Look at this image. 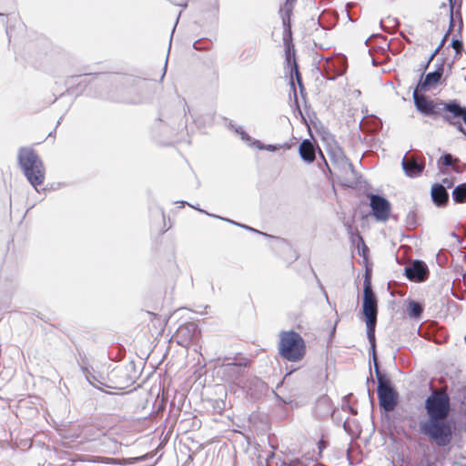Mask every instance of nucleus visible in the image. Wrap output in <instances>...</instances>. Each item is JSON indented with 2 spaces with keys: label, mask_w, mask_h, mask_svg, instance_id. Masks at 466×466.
<instances>
[{
  "label": "nucleus",
  "mask_w": 466,
  "mask_h": 466,
  "mask_svg": "<svg viewBox=\"0 0 466 466\" xmlns=\"http://www.w3.org/2000/svg\"><path fill=\"white\" fill-rule=\"evenodd\" d=\"M426 418L420 420V433L440 448L449 446L453 439L454 422L451 420V398L445 390L432 389L424 401Z\"/></svg>",
  "instance_id": "obj_1"
},
{
  "label": "nucleus",
  "mask_w": 466,
  "mask_h": 466,
  "mask_svg": "<svg viewBox=\"0 0 466 466\" xmlns=\"http://www.w3.org/2000/svg\"><path fill=\"white\" fill-rule=\"evenodd\" d=\"M425 91H413L414 105L419 112L424 116L438 117L441 116L444 121L453 124V119L461 118L466 121V109L457 100L443 102L434 101L422 93Z\"/></svg>",
  "instance_id": "obj_2"
},
{
  "label": "nucleus",
  "mask_w": 466,
  "mask_h": 466,
  "mask_svg": "<svg viewBox=\"0 0 466 466\" xmlns=\"http://www.w3.org/2000/svg\"><path fill=\"white\" fill-rule=\"evenodd\" d=\"M18 165L30 185L38 191L46 177L44 163L36 152L30 147H20L17 154Z\"/></svg>",
  "instance_id": "obj_3"
},
{
  "label": "nucleus",
  "mask_w": 466,
  "mask_h": 466,
  "mask_svg": "<svg viewBox=\"0 0 466 466\" xmlns=\"http://www.w3.org/2000/svg\"><path fill=\"white\" fill-rule=\"evenodd\" d=\"M279 354L288 361L301 360L306 354V343L295 330H282L279 333Z\"/></svg>",
  "instance_id": "obj_4"
},
{
  "label": "nucleus",
  "mask_w": 466,
  "mask_h": 466,
  "mask_svg": "<svg viewBox=\"0 0 466 466\" xmlns=\"http://www.w3.org/2000/svg\"><path fill=\"white\" fill-rule=\"evenodd\" d=\"M374 370L378 381L377 394L380 407L385 411H392L398 403V393L389 377L381 373L379 364L374 366Z\"/></svg>",
  "instance_id": "obj_5"
},
{
  "label": "nucleus",
  "mask_w": 466,
  "mask_h": 466,
  "mask_svg": "<svg viewBox=\"0 0 466 466\" xmlns=\"http://www.w3.org/2000/svg\"><path fill=\"white\" fill-rule=\"evenodd\" d=\"M111 385L106 387L111 389L125 390L133 385L137 378V372L134 362L127 365L116 366L108 375Z\"/></svg>",
  "instance_id": "obj_6"
},
{
  "label": "nucleus",
  "mask_w": 466,
  "mask_h": 466,
  "mask_svg": "<svg viewBox=\"0 0 466 466\" xmlns=\"http://www.w3.org/2000/svg\"><path fill=\"white\" fill-rule=\"evenodd\" d=\"M362 313L365 319H377L378 299L372 290L370 277L366 275L363 280Z\"/></svg>",
  "instance_id": "obj_7"
},
{
  "label": "nucleus",
  "mask_w": 466,
  "mask_h": 466,
  "mask_svg": "<svg viewBox=\"0 0 466 466\" xmlns=\"http://www.w3.org/2000/svg\"><path fill=\"white\" fill-rule=\"evenodd\" d=\"M370 207L374 218L379 221H386L390 213V203L383 196L379 194H369Z\"/></svg>",
  "instance_id": "obj_8"
},
{
  "label": "nucleus",
  "mask_w": 466,
  "mask_h": 466,
  "mask_svg": "<svg viewBox=\"0 0 466 466\" xmlns=\"http://www.w3.org/2000/svg\"><path fill=\"white\" fill-rule=\"evenodd\" d=\"M187 104L184 101L183 108L178 110H173L171 108H165L159 116V121L165 122L171 127L173 131H178L180 128L186 126L184 120L186 116Z\"/></svg>",
  "instance_id": "obj_9"
},
{
  "label": "nucleus",
  "mask_w": 466,
  "mask_h": 466,
  "mask_svg": "<svg viewBox=\"0 0 466 466\" xmlns=\"http://www.w3.org/2000/svg\"><path fill=\"white\" fill-rule=\"evenodd\" d=\"M199 334V329L197 323L195 322H186L180 325L175 335L174 339L177 340V344L187 347L190 342L196 340Z\"/></svg>",
  "instance_id": "obj_10"
},
{
  "label": "nucleus",
  "mask_w": 466,
  "mask_h": 466,
  "mask_svg": "<svg viewBox=\"0 0 466 466\" xmlns=\"http://www.w3.org/2000/svg\"><path fill=\"white\" fill-rule=\"evenodd\" d=\"M401 166L406 176L415 177L423 172L425 168V158L416 154L409 155L407 153L402 159Z\"/></svg>",
  "instance_id": "obj_11"
},
{
  "label": "nucleus",
  "mask_w": 466,
  "mask_h": 466,
  "mask_svg": "<svg viewBox=\"0 0 466 466\" xmlns=\"http://www.w3.org/2000/svg\"><path fill=\"white\" fill-rule=\"evenodd\" d=\"M444 71L443 62L437 64L434 71L426 74H422L415 89L417 91H430L440 82Z\"/></svg>",
  "instance_id": "obj_12"
},
{
  "label": "nucleus",
  "mask_w": 466,
  "mask_h": 466,
  "mask_svg": "<svg viewBox=\"0 0 466 466\" xmlns=\"http://www.w3.org/2000/svg\"><path fill=\"white\" fill-rule=\"evenodd\" d=\"M404 274L410 281L423 282L429 277V268L424 261L417 259L405 267Z\"/></svg>",
  "instance_id": "obj_13"
},
{
  "label": "nucleus",
  "mask_w": 466,
  "mask_h": 466,
  "mask_svg": "<svg viewBox=\"0 0 466 466\" xmlns=\"http://www.w3.org/2000/svg\"><path fill=\"white\" fill-rule=\"evenodd\" d=\"M297 0H286L279 8V15L282 20L285 33V38H289L291 35V15Z\"/></svg>",
  "instance_id": "obj_14"
},
{
  "label": "nucleus",
  "mask_w": 466,
  "mask_h": 466,
  "mask_svg": "<svg viewBox=\"0 0 466 466\" xmlns=\"http://www.w3.org/2000/svg\"><path fill=\"white\" fill-rule=\"evenodd\" d=\"M319 149V154L323 157L321 150L316 146V144L309 140V139H304L299 146V154L300 158L308 163H313L316 159V150Z\"/></svg>",
  "instance_id": "obj_15"
},
{
  "label": "nucleus",
  "mask_w": 466,
  "mask_h": 466,
  "mask_svg": "<svg viewBox=\"0 0 466 466\" xmlns=\"http://www.w3.org/2000/svg\"><path fill=\"white\" fill-rule=\"evenodd\" d=\"M367 328V337L370 342V352L372 357L374 366L378 363L377 353H376V338L375 329L377 325V319H365Z\"/></svg>",
  "instance_id": "obj_16"
},
{
  "label": "nucleus",
  "mask_w": 466,
  "mask_h": 466,
  "mask_svg": "<svg viewBox=\"0 0 466 466\" xmlns=\"http://www.w3.org/2000/svg\"><path fill=\"white\" fill-rule=\"evenodd\" d=\"M324 76L329 80H334L344 73L340 60L327 59L322 65Z\"/></svg>",
  "instance_id": "obj_17"
},
{
  "label": "nucleus",
  "mask_w": 466,
  "mask_h": 466,
  "mask_svg": "<svg viewBox=\"0 0 466 466\" xmlns=\"http://www.w3.org/2000/svg\"><path fill=\"white\" fill-rule=\"evenodd\" d=\"M431 195L433 203L438 207H443L449 201V193L444 185L434 184Z\"/></svg>",
  "instance_id": "obj_18"
},
{
  "label": "nucleus",
  "mask_w": 466,
  "mask_h": 466,
  "mask_svg": "<svg viewBox=\"0 0 466 466\" xmlns=\"http://www.w3.org/2000/svg\"><path fill=\"white\" fill-rule=\"evenodd\" d=\"M283 42L285 46V62L287 67H291L296 60V50L292 44V34L289 38H285V33H283Z\"/></svg>",
  "instance_id": "obj_19"
},
{
  "label": "nucleus",
  "mask_w": 466,
  "mask_h": 466,
  "mask_svg": "<svg viewBox=\"0 0 466 466\" xmlns=\"http://www.w3.org/2000/svg\"><path fill=\"white\" fill-rule=\"evenodd\" d=\"M331 157L333 162L341 169L345 171L350 170L351 172H354L352 163L349 160V158L344 155V153L340 149L333 151L331 154Z\"/></svg>",
  "instance_id": "obj_20"
},
{
  "label": "nucleus",
  "mask_w": 466,
  "mask_h": 466,
  "mask_svg": "<svg viewBox=\"0 0 466 466\" xmlns=\"http://www.w3.org/2000/svg\"><path fill=\"white\" fill-rule=\"evenodd\" d=\"M289 85H290L291 89L294 92V98H295V101L297 102L298 98H297V93H296L294 80H296L297 83L302 81V76L299 72L298 62H294L293 66L291 67H289Z\"/></svg>",
  "instance_id": "obj_21"
},
{
  "label": "nucleus",
  "mask_w": 466,
  "mask_h": 466,
  "mask_svg": "<svg viewBox=\"0 0 466 466\" xmlns=\"http://www.w3.org/2000/svg\"><path fill=\"white\" fill-rule=\"evenodd\" d=\"M423 309V306L420 302L412 299L409 300L407 311L410 318L420 319Z\"/></svg>",
  "instance_id": "obj_22"
},
{
  "label": "nucleus",
  "mask_w": 466,
  "mask_h": 466,
  "mask_svg": "<svg viewBox=\"0 0 466 466\" xmlns=\"http://www.w3.org/2000/svg\"><path fill=\"white\" fill-rule=\"evenodd\" d=\"M452 199L455 203L466 202V182L456 186L452 190Z\"/></svg>",
  "instance_id": "obj_23"
},
{
  "label": "nucleus",
  "mask_w": 466,
  "mask_h": 466,
  "mask_svg": "<svg viewBox=\"0 0 466 466\" xmlns=\"http://www.w3.org/2000/svg\"><path fill=\"white\" fill-rule=\"evenodd\" d=\"M458 162V158H454L453 156L450 153L444 154L439 160H438V167L441 173H445L444 168H448L453 166L454 162Z\"/></svg>",
  "instance_id": "obj_24"
},
{
  "label": "nucleus",
  "mask_w": 466,
  "mask_h": 466,
  "mask_svg": "<svg viewBox=\"0 0 466 466\" xmlns=\"http://www.w3.org/2000/svg\"><path fill=\"white\" fill-rule=\"evenodd\" d=\"M249 147H257L259 150H267V151H270V152H276L277 150H279V149L283 147V146L280 145V144L265 145V144L261 143L259 140H257V139H254L252 144H249Z\"/></svg>",
  "instance_id": "obj_25"
},
{
  "label": "nucleus",
  "mask_w": 466,
  "mask_h": 466,
  "mask_svg": "<svg viewBox=\"0 0 466 466\" xmlns=\"http://www.w3.org/2000/svg\"><path fill=\"white\" fill-rule=\"evenodd\" d=\"M197 209H198V210H199L200 212H204V213H205V214H207L208 216H211V217H214V218H217L222 219V220H224V221H227V222L231 223V224H233V225H236V226H238V227H240V228H246V229H248V230H251V231H256V232H258L256 229L252 228H251V227H249V226H247V225H243V224L238 223V222H236V221H233V220L229 219V218H221V217H219V216L211 215V214H209V213H208V212H206V211H204V210H202V209H200V208H197Z\"/></svg>",
  "instance_id": "obj_26"
},
{
  "label": "nucleus",
  "mask_w": 466,
  "mask_h": 466,
  "mask_svg": "<svg viewBox=\"0 0 466 466\" xmlns=\"http://www.w3.org/2000/svg\"><path fill=\"white\" fill-rule=\"evenodd\" d=\"M235 133L240 136V138L247 143L248 146L249 144H252L254 141V138L251 137L248 134H247L241 127H234Z\"/></svg>",
  "instance_id": "obj_27"
},
{
  "label": "nucleus",
  "mask_w": 466,
  "mask_h": 466,
  "mask_svg": "<svg viewBox=\"0 0 466 466\" xmlns=\"http://www.w3.org/2000/svg\"><path fill=\"white\" fill-rule=\"evenodd\" d=\"M210 46H211V42L203 41L201 39L195 41L193 44V47L196 50H208L210 48Z\"/></svg>",
  "instance_id": "obj_28"
},
{
  "label": "nucleus",
  "mask_w": 466,
  "mask_h": 466,
  "mask_svg": "<svg viewBox=\"0 0 466 466\" xmlns=\"http://www.w3.org/2000/svg\"><path fill=\"white\" fill-rule=\"evenodd\" d=\"M451 46L455 50L456 56H459L461 55V52L463 50V43L460 39H452Z\"/></svg>",
  "instance_id": "obj_29"
},
{
  "label": "nucleus",
  "mask_w": 466,
  "mask_h": 466,
  "mask_svg": "<svg viewBox=\"0 0 466 466\" xmlns=\"http://www.w3.org/2000/svg\"><path fill=\"white\" fill-rule=\"evenodd\" d=\"M87 75L85 74L84 76H69L67 79H66V85H71L73 84L76 80H79L77 82L78 85H82L84 84L85 86L86 85V78Z\"/></svg>",
  "instance_id": "obj_30"
},
{
  "label": "nucleus",
  "mask_w": 466,
  "mask_h": 466,
  "mask_svg": "<svg viewBox=\"0 0 466 466\" xmlns=\"http://www.w3.org/2000/svg\"><path fill=\"white\" fill-rule=\"evenodd\" d=\"M355 238L359 241L358 248H360V245L362 246V251L361 252L359 251L360 255L365 256V252L368 251V248L365 245V242H364L362 237L360 235V233H357L356 235H352V241L353 242L355 241Z\"/></svg>",
  "instance_id": "obj_31"
},
{
  "label": "nucleus",
  "mask_w": 466,
  "mask_h": 466,
  "mask_svg": "<svg viewBox=\"0 0 466 466\" xmlns=\"http://www.w3.org/2000/svg\"><path fill=\"white\" fill-rule=\"evenodd\" d=\"M84 374L86 378V380L89 381V383L95 385L94 381H98L100 384H103L101 381H99L96 377L90 372V370L87 368L83 369Z\"/></svg>",
  "instance_id": "obj_32"
},
{
  "label": "nucleus",
  "mask_w": 466,
  "mask_h": 466,
  "mask_svg": "<svg viewBox=\"0 0 466 466\" xmlns=\"http://www.w3.org/2000/svg\"><path fill=\"white\" fill-rule=\"evenodd\" d=\"M461 2H460L458 8L455 12L456 17L459 19V28H458L459 33L461 32L462 26H463L462 17H461Z\"/></svg>",
  "instance_id": "obj_33"
},
{
  "label": "nucleus",
  "mask_w": 466,
  "mask_h": 466,
  "mask_svg": "<svg viewBox=\"0 0 466 466\" xmlns=\"http://www.w3.org/2000/svg\"><path fill=\"white\" fill-rule=\"evenodd\" d=\"M453 8H454V4L450 5V25H449L448 34L452 30V28L455 25L454 18H453Z\"/></svg>",
  "instance_id": "obj_34"
},
{
  "label": "nucleus",
  "mask_w": 466,
  "mask_h": 466,
  "mask_svg": "<svg viewBox=\"0 0 466 466\" xmlns=\"http://www.w3.org/2000/svg\"><path fill=\"white\" fill-rule=\"evenodd\" d=\"M226 369L228 370H231V371H236V372H240V370H242V367L240 364H237V363H228L226 365Z\"/></svg>",
  "instance_id": "obj_35"
},
{
  "label": "nucleus",
  "mask_w": 466,
  "mask_h": 466,
  "mask_svg": "<svg viewBox=\"0 0 466 466\" xmlns=\"http://www.w3.org/2000/svg\"><path fill=\"white\" fill-rule=\"evenodd\" d=\"M438 184L444 185L446 190H447V188H450L453 186V182L450 178H443L441 183H438Z\"/></svg>",
  "instance_id": "obj_36"
},
{
  "label": "nucleus",
  "mask_w": 466,
  "mask_h": 466,
  "mask_svg": "<svg viewBox=\"0 0 466 466\" xmlns=\"http://www.w3.org/2000/svg\"><path fill=\"white\" fill-rule=\"evenodd\" d=\"M342 409L344 410H349L352 414H357V410H355L353 407H351L349 403L343 404Z\"/></svg>",
  "instance_id": "obj_37"
},
{
  "label": "nucleus",
  "mask_w": 466,
  "mask_h": 466,
  "mask_svg": "<svg viewBox=\"0 0 466 466\" xmlns=\"http://www.w3.org/2000/svg\"><path fill=\"white\" fill-rule=\"evenodd\" d=\"M439 51H440V50H439V48H436V49L433 51V53L430 56L429 59H428V61H427V66H429V65H430V63L433 60L434 56L438 54V52H439Z\"/></svg>",
  "instance_id": "obj_38"
},
{
  "label": "nucleus",
  "mask_w": 466,
  "mask_h": 466,
  "mask_svg": "<svg viewBox=\"0 0 466 466\" xmlns=\"http://www.w3.org/2000/svg\"><path fill=\"white\" fill-rule=\"evenodd\" d=\"M301 463V460L300 459H294V460H291L289 463H288V466H295V465H299Z\"/></svg>",
  "instance_id": "obj_39"
},
{
  "label": "nucleus",
  "mask_w": 466,
  "mask_h": 466,
  "mask_svg": "<svg viewBox=\"0 0 466 466\" xmlns=\"http://www.w3.org/2000/svg\"><path fill=\"white\" fill-rule=\"evenodd\" d=\"M317 280H318V285H319V289L324 293L325 297L328 299V295H327V292H326L323 285L321 284V282L319 279H317Z\"/></svg>",
  "instance_id": "obj_40"
},
{
  "label": "nucleus",
  "mask_w": 466,
  "mask_h": 466,
  "mask_svg": "<svg viewBox=\"0 0 466 466\" xmlns=\"http://www.w3.org/2000/svg\"><path fill=\"white\" fill-rule=\"evenodd\" d=\"M326 448V442L324 441H319V451H322L323 449Z\"/></svg>",
  "instance_id": "obj_41"
},
{
  "label": "nucleus",
  "mask_w": 466,
  "mask_h": 466,
  "mask_svg": "<svg viewBox=\"0 0 466 466\" xmlns=\"http://www.w3.org/2000/svg\"><path fill=\"white\" fill-rule=\"evenodd\" d=\"M297 84L299 86V91H300L301 95H303V92L305 90L303 82L302 81L301 82H298Z\"/></svg>",
  "instance_id": "obj_42"
},
{
  "label": "nucleus",
  "mask_w": 466,
  "mask_h": 466,
  "mask_svg": "<svg viewBox=\"0 0 466 466\" xmlns=\"http://www.w3.org/2000/svg\"><path fill=\"white\" fill-rule=\"evenodd\" d=\"M447 35H448V33L444 35V37L442 38V40L441 41L440 45L437 46V48H439V50L442 47V46L444 45V42L446 41V38H447Z\"/></svg>",
  "instance_id": "obj_43"
},
{
  "label": "nucleus",
  "mask_w": 466,
  "mask_h": 466,
  "mask_svg": "<svg viewBox=\"0 0 466 466\" xmlns=\"http://www.w3.org/2000/svg\"><path fill=\"white\" fill-rule=\"evenodd\" d=\"M343 428L346 431H349V429H350V425H349V422H348V420H346L343 423Z\"/></svg>",
  "instance_id": "obj_44"
},
{
  "label": "nucleus",
  "mask_w": 466,
  "mask_h": 466,
  "mask_svg": "<svg viewBox=\"0 0 466 466\" xmlns=\"http://www.w3.org/2000/svg\"><path fill=\"white\" fill-rule=\"evenodd\" d=\"M167 60L166 61V65H165V67H164V73L162 75V77H164L166 70H167Z\"/></svg>",
  "instance_id": "obj_45"
},
{
  "label": "nucleus",
  "mask_w": 466,
  "mask_h": 466,
  "mask_svg": "<svg viewBox=\"0 0 466 466\" xmlns=\"http://www.w3.org/2000/svg\"><path fill=\"white\" fill-rule=\"evenodd\" d=\"M449 4L451 5V4H454L455 5V1L454 0H449Z\"/></svg>",
  "instance_id": "obj_46"
},
{
  "label": "nucleus",
  "mask_w": 466,
  "mask_h": 466,
  "mask_svg": "<svg viewBox=\"0 0 466 466\" xmlns=\"http://www.w3.org/2000/svg\"><path fill=\"white\" fill-rule=\"evenodd\" d=\"M428 67H429V66H427V63L425 65H423V69L424 70H426Z\"/></svg>",
  "instance_id": "obj_47"
},
{
  "label": "nucleus",
  "mask_w": 466,
  "mask_h": 466,
  "mask_svg": "<svg viewBox=\"0 0 466 466\" xmlns=\"http://www.w3.org/2000/svg\"><path fill=\"white\" fill-rule=\"evenodd\" d=\"M180 203H181V205H182V206H184V205H186V204H187V205H189L187 202H185V201H181Z\"/></svg>",
  "instance_id": "obj_48"
},
{
  "label": "nucleus",
  "mask_w": 466,
  "mask_h": 466,
  "mask_svg": "<svg viewBox=\"0 0 466 466\" xmlns=\"http://www.w3.org/2000/svg\"><path fill=\"white\" fill-rule=\"evenodd\" d=\"M348 228H349V232H351V231H352V228H351V226H349V227H348Z\"/></svg>",
  "instance_id": "obj_49"
},
{
  "label": "nucleus",
  "mask_w": 466,
  "mask_h": 466,
  "mask_svg": "<svg viewBox=\"0 0 466 466\" xmlns=\"http://www.w3.org/2000/svg\"><path fill=\"white\" fill-rule=\"evenodd\" d=\"M0 15H4L0 13Z\"/></svg>",
  "instance_id": "obj_50"
},
{
  "label": "nucleus",
  "mask_w": 466,
  "mask_h": 466,
  "mask_svg": "<svg viewBox=\"0 0 466 466\" xmlns=\"http://www.w3.org/2000/svg\"><path fill=\"white\" fill-rule=\"evenodd\" d=\"M463 466H466V464H465V465H463Z\"/></svg>",
  "instance_id": "obj_51"
}]
</instances>
